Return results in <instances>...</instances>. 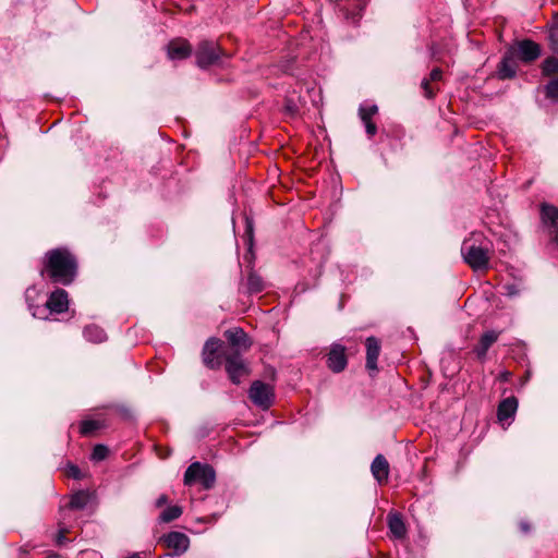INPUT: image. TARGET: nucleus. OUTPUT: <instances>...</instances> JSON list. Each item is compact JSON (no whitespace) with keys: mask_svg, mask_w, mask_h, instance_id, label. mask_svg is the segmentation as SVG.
<instances>
[{"mask_svg":"<svg viewBox=\"0 0 558 558\" xmlns=\"http://www.w3.org/2000/svg\"><path fill=\"white\" fill-rule=\"evenodd\" d=\"M77 271L75 257L63 247H58L46 253L43 274L56 283L70 284Z\"/></svg>","mask_w":558,"mask_h":558,"instance_id":"obj_1","label":"nucleus"},{"mask_svg":"<svg viewBox=\"0 0 558 558\" xmlns=\"http://www.w3.org/2000/svg\"><path fill=\"white\" fill-rule=\"evenodd\" d=\"M461 253L464 262L475 271L486 270L489 266L488 243L482 240L481 234H474L464 240L461 246Z\"/></svg>","mask_w":558,"mask_h":558,"instance_id":"obj_2","label":"nucleus"},{"mask_svg":"<svg viewBox=\"0 0 558 558\" xmlns=\"http://www.w3.org/2000/svg\"><path fill=\"white\" fill-rule=\"evenodd\" d=\"M216 474L214 469L208 464L193 462L184 473V484L187 486L199 483L203 488L209 489L214 486Z\"/></svg>","mask_w":558,"mask_h":558,"instance_id":"obj_3","label":"nucleus"},{"mask_svg":"<svg viewBox=\"0 0 558 558\" xmlns=\"http://www.w3.org/2000/svg\"><path fill=\"white\" fill-rule=\"evenodd\" d=\"M221 56L222 51L217 43L210 40H203L198 44L195 51L196 64L201 69H206L210 65L216 64Z\"/></svg>","mask_w":558,"mask_h":558,"instance_id":"obj_4","label":"nucleus"},{"mask_svg":"<svg viewBox=\"0 0 558 558\" xmlns=\"http://www.w3.org/2000/svg\"><path fill=\"white\" fill-rule=\"evenodd\" d=\"M248 397L256 407L267 410L274 403V388L268 384L256 380L251 385Z\"/></svg>","mask_w":558,"mask_h":558,"instance_id":"obj_5","label":"nucleus"},{"mask_svg":"<svg viewBox=\"0 0 558 558\" xmlns=\"http://www.w3.org/2000/svg\"><path fill=\"white\" fill-rule=\"evenodd\" d=\"M226 371L229 375L230 380L239 385L241 383V377L247 373V367L244 364L243 359L238 350L226 354Z\"/></svg>","mask_w":558,"mask_h":558,"instance_id":"obj_6","label":"nucleus"},{"mask_svg":"<svg viewBox=\"0 0 558 558\" xmlns=\"http://www.w3.org/2000/svg\"><path fill=\"white\" fill-rule=\"evenodd\" d=\"M512 48L515 51V57L524 63L535 61L542 53L541 46L531 39L518 41L517 47Z\"/></svg>","mask_w":558,"mask_h":558,"instance_id":"obj_7","label":"nucleus"},{"mask_svg":"<svg viewBox=\"0 0 558 558\" xmlns=\"http://www.w3.org/2000/svg\"><path fill=\"white\" fill-rule=\"evenodd\" d=\"M541 219L544 226L550 228L554 240L558 246V208L549 204L541 206Z\"/></svg>","mask_w":558,"mask_h":558,"instance_id":"obj_8","label":"nucleus"},{"mask_svg":"<svg viewBox=\"0 0 558 558\" xmlns=\"http://www.w3.org/2000/svg\"><path fill=\"white\" fill-rule=\"evenodd\" d=\"M347 363L345 348L338 343L333 344L328 354V367L335 373H340L345 368Z\"/></svg>","mask_w":558,"mask_h":558,"instance_id":"obj_9","label":"nucleus"},{"mask_svg":"<svg viewBox=\"0 0 558 558\" xmlns=\"http://www.w3.org/2000/svg\"><path fill=\"white\" fill-rule=\"evenodd\" d=\"M162 539L168 548L173 549L174 555H182L190 546V538L181 532H170Z\"/></svg>","mask_w":558,"mask_h":558,"instance_id":"obj_10","label":"nucleus"},{"mask_svg":"<svg viewBox=\"0 0 558 558\" xmlns=\"http://www.w3.org/2000/svg\"><path fill=\"white\" fill-rule=\"evenodd\" d=\"M68 307V293L63 289H57L56 291L51 292L46 302V308L49 310L51 313L61 314L66 312Z\"/></svg>","mask_w":558,"mask_h":558,"instance_id":"obj_11","label":"nucleus"},{"mask_svg":"<svg viewBox=\"0 0 558 558\" xmlns=\"http://www.w3.org/2000/svg\"><path fill=\"white\" fill-rule=\"evenodd\" d=\"M517 61H515V51L513 48H510L505 56L502 57L499 66H498V75L500 78H512L517 73Z\"/></svg>","mask_w":558,"mask_h":558,"instance_id":"obj_12","label":"nucleus"},{"mask_svg":"<svg viewBox=\"0 0 558 558\" xmlns=\"http://www.w3.org/2000/svg\"><path fill=\"white\" fill-rule=\"evenodd\" d=\"M168 57L171 60L186 59L192 53V47L185 39H175L169 43L167 47Z\"/></svg>","mask_w":558,"mask_h":558,"instance_id":"obj_13","label":"nucleus"},{"mask_svg":"<svg viewBox=\"0 0 558 558\" xmlns=\"http://www.w3.org/2000/svg\"><path fill=\"white\" fill-rule=\"evenodd\" d=\"M366 368L371 372L377 371V360L380 353V342L375 337L366 339Z\"/></svg>","mask_w":558,"mask_h":558,"instance_id":"obj_14","label":"nucleus"},{"mask_svg":"<svg viewBox=\"0 0 558 558\" xmlns=\"http://www.w3.org/2000/svg\"><path fill=\"white\" fill-rule=\"evenodd\" d=\"M371 471L375 480L383 484L387 482L389 476V463L383 454H378L372 462Z\"/></svg>","mask_w":558,"mask_h":558,"instance_id":"obj_15","label":"nucleus"},{"mask_svg":"<svg viewBox=\"0 0 558 558\" xmlns=\"http://www.w3.org/2000/svg\"><path fill=\"white\" fill-rule=\"evenodd\" d=\"M498 337L499 332L495 330H488L481 336L478 344L474 348V352L480 360L486 357L487 351L498 340Z\"/></svg>","mask_w":558,"mask_h":558,"instance_id":"obj_16","label":"nucleus"},{"mask_svg":"<svg viewBox=\"0 0 558 558\" xmlns=\"http://www.w3.org/2000/svg\"><path fill=\"white\" fill-rule=\"evenodd\" d=\"M518 409V400L515 397L504 399L497 409V417L500 422H505L514 416Z\"/></svg>","mask_w":558,"mask_h":558,"instance_id":"obj_17","label":"nucleus"},{"mask_svg":"<svg viewBox=\"0 0 558 558\" xmlns=\"http://www.w3.org/2000/svg\"><path fill=\"white\" fill-rule=\"evenodd\" d=\"M219 347V340L211 338L206 341L203 350V361L209 368H216L219 366V362L215 361V354Z\"/></svg>","mask_w":558,"mask_h":558,"instance_id":"obj_18","label":"nucleus"},{"mask_svg":"<svg viewBox=\"0 0 558 558\" xmlns=\"http://www.w3.org/2000/svg\"><path fill=\"white\" fill-rule=\"evenodd\" d=\"M225 337L232 347L239 349H248L247 336L241 328L229 329L225 332Z\"/></svg>","mask_w":558,"mask_h":558,"instance_id":"obj_19","label":"nucleus"},{"mask_svg":"<svg viewBox=\"0 0 558 558\" xmlns=\"http://www.w3.org/2000/svg\"><path fill=\"white\" fill-rule=\"evenodd\" d=\"M388 526L395 537L402 538L405 536V524L399 513L388 514Z\"/></svg>","mask_w":558,"mask_h":558,"instance_id":"obj_20","label":"nucleus"},{"mask_svg":"<svg viewBox=\"0 0 558 558\" xmlns=\"http://www.w3.org/2000/svg\"><path fill=\"white\" fill-rule=\"evenodd\" d=\"M83 335L87 341L94 343H100L107 339L105 330L96 325L86 326L84 328Z\"/></svg>","mask_w":558,"mask_h":558,"instance_id":"obj_21","label":"nucleus"},{"mask_svg":"<svg viewBox=\"0 0 558 558\" xmlns=\"http://www.w3.org/2000/svg\"><path fill=\"white\" fill-rule=\"evenodd\" d=\"M92 494L86 490L75 493L70 500L69 507L73 510H83L90 501Z\"/></svg>","mask_w":558,"mask_h":558,"instance_id":"obj_22","label":"nucleus"},{"mask_svg":"<svg viewBox=\"0 0 558 558\" xmlns=\"http://www.w3.org/2000/svg\"><path fill=\"white\" fill-rule=\"evenodd\" d=\"M183 513V509L180 506H169L166 509L162 510V512L159 514L158 521L160 523H169L178 518H180Z\"/></svg>","mask_w":558,"mask_h":558,"instance_id":"obj_23","label":"nucleus"},{"mask_svg":"<svg viewBox=\"0 0 558 558\" xmlns=\"http://www.w3.org/2000/svg\"><path fill=\"white\" fill-rule=\"evenodd\" d=\"M264 289V282L262 280V278L252 272L248 275L247 277V290L248 292L251 293H258L260 292L262 290Z\"/></svg>","mask_w":558,"mask_h":558,"instance_id":"obj_24","label":"nucleus"},{"mask_svg":"<svg viewBox=\"0 0 558 558\" xmlns=\"http://www.w3.org/2000/svg\"><path fill=\"white\" fill-rule=\"evenodd\" d=\"M542 72L544 75L558 73V59L554 57L546 58L542 64Z\"/></svg>","mask_w":558,"mask_h":558,"instance_id":"obj_25","label":"nucleus"},{"mask_svg":"<svg viewBox=\"0 0 558 558\" xmlns=\"http://www.w3.org/2000/svg\"><path fill=\"white\" fill-rule=\"evenodd\" d=\"M377 112L378 107L376 105L361 106L359 109V114L362 121L372 120V117Z\"/></svg>","mask_w":558,"mask_h":558,"instance_id":"obj_26","label":"nucleus"},{"mask_svg":"<svg viewBox=\"0 0 558 558\" xmlns=\"http://www.w3.org/2000/svg\"><path fill=\"white\" fill-rule=\"evenodd\" d=\"M109 453L108 448L105 445H96L92 452V460L94 461H102L107 458Z\"/></svg>","mask_w":558,"mask_h":558,"instance_id":"obj_27","label":"nucleus"},{"mask_svg":"<svg viewBox=\"0 0 558 558\" xmlns=\"http://www.w3.org/2000/svg\"><path fill=\"white\" fill-rule=\"evenodd\" d=\"M100 426L98 421L94 420H87L83 421L80 427L81 434L83 435H89L94 430L98 429Z\"/></svg>","mask_w":558,"mask_h":558,"instance_id":"obj_28","label":"nucleus"},{"mask_svg":"<svg viewBox=\"0 0 558 558\" xmlns=\"http://www.w3.org/2000/svg\"><path fill=\"white\" fill-rule=\"evenodd\" d=\"M546 96L550 99H558V77L546 85Z\"/></svg>","mask_w":558,"mask_h":558,"instance_id":"obj_29","label":"nucleus"},{"mask_svg":"<svg viewBox=\"0 0 558 558\" xmlns=\"http://www.w3.org/2000/svg\"><path fill=\"white\" fill-rule=\"evenodd\" d=\"M502 289H504V294L509 298L519 295L520 291H521L520 287L514 283H507L502 287Z\"/></svg>","mask_w":558,"mask_h":558,"instance_id":"obj_30","label":"nucleus"},{"mask_svg":"<svg viewBox=\"0 0 558 558\" xmlns=\"http://www.w3.org/2000/svg\"><path fill=\"white\" fill-rule=\"evenodd\" d=\"M548 40L550 49L558 54V28H554L549 32Z\"/></svg>","mask_w":558,"mask_h":558,"instance_id":"obj_31","label":"nucleus"},{"mask_svg":"<svg viewBox=\"0 0 558 558\" xmlns=\"http://www.w3.org/2000/svg\"><path fill=\"white\" fill-rule=\"evenodd\" d=\"M421 87L424 90V95L427 98H433L435 95L434 89L430 87V81L428 78H424L421 83Z\"/></svg>","mask_w":558,"mask_h":558,"instance_id":"obj_32","label":"nucleus"},{"mask_svg":"<svg viewBox=\"0 0 558 558\" xmlns=\"http://www.w3.org/2000/svg\"><path fill=\"white\" fill-rule=\"evenodd\" d=\"M364 123L366 133L368 136H374L377 132L376 124L372 122V120L362 121Z\"/></svg>","mask_w":558,"mask_h":558,"instance_id":"obj_33","label":"nucleus"},{"mask_svg":"<svg viewBox=\"0 0 558 558\" xmlns=\"http://www.w3.org/2000/svg\"><path fill=\"white\" fill-rule=\"evenodd\" d=\"M68 474L75 480H80L82 477L81 470L73 464L69 465Z\"/></svg>","mask_w":558,"mask_h":558,"instance_id":"obj_34","label":"nucleus"},{"mask_svg":"<svg viewBox=\"0 0 558 558\" xmlns=\"http://www.w3.org/2000/svg\"><path fill=\"white\" fill-rule=\"evenodd\" d=\"M168 501H169L168 496H167V495H165V494H162V495H160V496L156 499V501H155V507H156V508H161V507L166 506V505L168 504Z\"/></svg>","mask_w":558,"mask_h":558,"instance_id":"obj_35","label":"nucleus"},{"mask_svg":"<svg viewBox=\"0 0 558 558\" xmlns=\"http://www.w3.org/2000/svg\"><path fill=\"white\" fill-rule=\"evenodd\" d=\"M441 75H442L441 70H440V69H438V68H436V69H434V70L430 72V74H429V78H428V80H429L430 82H435V81L440 80V78H441Z\"/></svg>","mask_w":558,"mask_h":558,"instance_id":"obj_36","label":"nucleus"},{"mask_svg":"<svg viewBox=\"0 0 558 558\" xmlns=\"http://www.w3.org/2000/svg\"><path fill=\"white\" fill-rule=\"evenodd\" d=\"M286 111L290 113L291 116H294L298 111L296 105L292 101H287L286 104Z\"/></svg>","mask_w":558,"mask_h":558,"instance_id":"obj_37","label":"nucleus"},{"mask_svg":"<svg viewBox=\"0 0 558 558\" xmlns=\"http://www.w3.org/2000/svg\"><path fill=\"white\" fill-rule=\"evenodd\" d=\"M45 312H46V310H41L40 312L36 311L33 313V316L38 317V318H46Z\"/></svg>","mask_w":558,"mask_h":558,"instance_id":"obj_38","label":"nucleus"},{"mask_svg":"<svg viewBox=\"0 0 558 558\" xmlns=\"http://www.w3.org/2000/svg\"><path fill=\"white\" fill-rule=\"evenodd\" d=\"M63 539H64V535L62 534V532H60V534L57 538V542L60 544V543H62Z\"/></svg>","mask_w":558,"mask_h":558,"instance_id":"obj_39","label":"nucleus"},{"mask_svg":"<svg viewBox=\"0 0 558 558\" xmlns=\"http://www.w3.org/2000/svg\"><path fill=\"white\" fill-rule=\"evenodd\" d=\"M521 529H522L524 532H527V531H529V526H527V524H525V523H521Z\"/></svg>","mask_w":558,"mask_h":558,"instance_id":"obj_40","label":"nucleus"}]
</instances>
